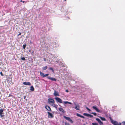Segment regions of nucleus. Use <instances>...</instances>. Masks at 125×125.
<instances>
[{
    "instance_id": "obj_1",
    "label": "nucleus",
    "mask_w": 125,
    "mask_h": 125,
    "mask_svg": "<svg viewBox=\"0 0 125 125\" xmlns=\"http://www.w3.org/2000/svg\"><path fill=\"white\" fill-rule=\"evenodd\" d=\"M63 117L67 120L69 121L71 123H73V121L71 119L70 117H67L65 116H63Z\"/></svg>"
},
{
    "instance_id": "obj_2",
    "label": "nucleus",
    "mask_w": 125,
    "mask_h": 125,
    "mask_svg": "<svg viewBox=\"0 0 125 125\" xmlns=\"http://www.w3.org/2000/svg\"><path fill=\"white\" fill-rule=\"evenodd\" d=\"M48 100L49 103L50 104L54 103V100L52 99L49 98L48 99Z\"/></svg>"
},
{
    "instance_id": "obj_3",
    "label": "nucleus",
    "mask_w": 125,
    "mask_h": 125,
    "mask_svg": "<svg viewBox=\"0 0 125 125\" xmlns=\"http://www.w3.org/2000/svg\"><path fill=\"white\" fill-rule=\"evenodd\" d=\"M48 116L49 118H52L54 117V116L52 114L49 112H47Z\"/></svg>"
},
{
    "instance_id": "obj_4",
    "label": "nucleus",
    "mask_w": 125,
    "mask_h": 125,
    "mask_svg": "<svg viewBox=\"0 0 125 125\" xmlns=\"http://www.w3.org/2000/svg\"><path fill=\"white\" fill-rule=\"evenodd\" d=\"M55 99L57 102L59 103H62V100L59 97H56L55 98Z\"/></svg>"
},
{
    "instance_id": "obj_5",
    "label": "nucleus",
    "mask_w": 125,
    "mask_h": 125,
    "mask_svg": "<svg viewBox=\"0 0 125 125\" xmlns=\"http://www.w3.org/2000/svg\"><path fill=\"white\" fill-rule=\"evenodd\" d=\"M3 109H2L0 110V116L1 117H4V115H3Z\"/></svg>"
},
{
    "instance_id": "obj_6",
    "label": "nucleus",
    "mask_w": 125,
    "mask_h": 125,
    "mask_svg": "<svg viewBox=\"0 0 125 125\" xmlns=\"http://www.w3.org/2000/svg\"><path fill=\"white\" fill-rule=\"evenodd\" d=\"M75 106L74 108L77 110H80V107L79 105V104L77 105L75 103Z\"/></svg>"
},
{
    "instance_id": "obj_7",
    "label": "nucleus",
    "mask_w": 125,
    "mask_h": 125,
    "mask_svg": "<svg viewBox=\"0 0 125 125\" xmlns=\"http://www.w3.org/2000/svg\"><path fill=\"white\" fill-rule=\"evenodd\" d=\"M111 122L114 125H121V123L119 125L118 123L116 121H111Z\"/></svg>"
},
{
    "instance_id": "obj_8",
    "label": "nucleus",
    "mask_w": 125,
    "mask_h": 125,
    "mask_svg": "<svg viewBox=\"0 0 125 125\" xmlns=\"http://www.w3.org/2000/svg\"><path fill=\"white\" fill-rule=\"evenodd\" d=\"M47 78L48 79L52 81H56V79L55 78L51 77L50 76H48L47 77Z\"/></svg>"
},
{
    "instance_id": "obj_9",
    "label": "nucleus",
    "mask_w": 125,
    "mask_h": 125,
    "mask_svg": "<svg viewBox=\"0 0 125 125\" xmlns=\"http://www.w3.org/2000/svg\"><path fill=\"white\" fill-rule=\"evenodd\" d=\"M96 120L97 121L100 125H101L103 124V123L99 119L97 118H96Z\"/></svg>"
},
{
    "instance_id": "obj_10",
    "label": "nucleus",
    "mask_w": 125,
    "mask_h": 125,
    "mask_svg": "<svg viewBox=\"0 0 125 125\" xmlns=\"http://www.w3.org/2000/svg\"><path fill=\"white\" fill-rule=\"evenodd\" d=\"M93 108L94 110H95L97 112H99L100 111L99 110L96 106H93Z\"/></svg>"
},
{
    "instance_id": "obj_11",
    "label": "nucleus",
    "mask_w": 125,
    "mask_h": 125,
    "mask_svg": "<svg viewBox=\"0 0 125 125\" xmlns=\"http://www.w3.org/2000/svg\"><path fill=\"white\" fill-rule=\"evenodd\" d=\"M24 85H31V83L30 82H24L23 83Z\"/></svg>"
},
{
    "instance_id": "obj_12",
    "label": "nucleus",
    "mask_w": 125,
    "mask_h": 125,
    "mask_svg": "<svg viewBox=\"0 0 125 125\" xmlns=\"http://www.w3.org/2000/svg\"><path fill=\"white\" fill-rule=\"evenodd\" d=\"M45 108H46L47 109L48 111H51V110L50 107L48 105L46 106Z\"/></svg>"
},
{
    "instance_id": "obj_13",
    "label": "nucleus",
    "mask_w": 125,
    "mask_h": 125,
    "mask_svg": "<svg viewBox=\"0 0 125 125\" xmlns=\"http://www.w3.org/2000/svg\"><path fill=\"white\" fill-rule=\"evenodd\" d=\"M59 110L61 112H62V113H64L65 112V111L62 108H58Z\"/></svg>"
},
{
    "instance_id": "obj_14",
    "label": "nucleus",
    "mask_w": 125,
    "mask_h": 125,
    "mask_svg": "<svg viewBox=\"0 0 125 125\" xmlns=\"http://www.w3.org/2000/svg\"><path fill=\"white\" fill-rule=\"evenodd\" d=\"M54 95L55 96H59V95L58 92H56V91H54Z\"/></svg>"
},
{
    "instance_id": "obj_15",
    "label": "nucleus",
    "mask_w": 125,
    "mask_h": 125,
    "mask_svg": "<svg viewBox=\"0 0 125 125\" xmlns=\"http://www.w3.org/2000/svg\"><path fill=\"white\" fill-rule=\"evenodd\" d=\"M76 115H77V116L79 117H80L81 118H84V116H82L80 114H79L78 113H77Z\"/></svg>"
},
{
    "instance_id": "obj_16",
    "label": "nucleus",
    "mask_w": 125,
    "mask_h": 125,
    "mask_svg": "<svg viewBox=\"0 0 125 125\" xmlns=\"http://www.w3.org/2000/svg\"><path fill=\"white\" fill-rule=\"evenodd\" d=\"M63 103L65 104H71L72 103L71 102H68L67 101H64Z\"/></svg>"
},
{
    "instance_id": "obj_17",
    "label": "nucleus",
    "mask_w": 125,
    "mask_h": 125,
    "mask_svg": "<svg viewBox=\"0 0 125 125\" xmlns=\"http://www.w3.org/2000/svg\"><path fill=\"white\" fill-rule=\"evenodd\" d=\"M54 103H53L52 104V105L54 107L57 108L58 106V105H56L54 104Z\"/></svg>"
},
{
    "instance_id": "obj_18",
    "label": "nucleus",
    "mask_w": 125,
    "mask_h": 125,
    "mask_svg": "<svg viewBox=\"0 0 125 125\" xmlns=\"http://www.w3.org/2000/svg\"><path fill=\"white\" fill-rule=\"evenodd\" d=\"M30 90L32 91H33L34 90V89L33 86L31 87Z\"/></svg>"
},
{
    "instance_id": "obj_19",
    "label": "nucleus",
    "mask_w": 125,
    "mask_h": 125,
    "mask_svg": "<svg viewBox=\"0 0 125 125\" xmlns=\"http://www.w3.org/2000/svg\"><path fill=\"white\" fill-rule=\"evenodd\" d=\"M89 114H87L86 113H84L83 114V115L86 116H89Z\"/></svg>"
},
{
    "instance_id": "obj_20",
    "label": "nucleus",
    "mask_w": 125,
    "mask_h": 125,
    "mask_svg": "<svg viewBox=\"0 0 125 125\" xmlns=\"http://www.w3.org/2000/svg\"><path fill=\"white\" fill-rule=\"evenodd\" d=\"M100 118L102 120L105 121V120H106V119H105V118L104 117H100Z\"/></svg>"
},
{
    "instance_id": "obj_21",
    "label": "nucleus",
    "mask_w": 125,
    "mask_h": 125,
    "mask_svg": "<svg viewBox=\"0 0 125 125\" xmlns=\"http://www.w3.org/2000/svg\"><path fill=\"white\" fill-rule=\"evenodd\" d=\"M47 68V66H45L44 67H43L42 68V70H46Z\"/></svg>"
},
{
    "instance_id": "obj_22",
    "label": "nucleus",
    "mask_w": 125,
    "mask_h": 125,
    "mask_svg": "<svg viewBox=\"0 0 125 125\" xmlns=\"http://www.w3.org/2000/svg\"><path fill=\"white\" fill-rule=\"evenodd\" d=\"M40 75L42 76L43 77V76H44V74L43 73H42L41 72H40Z\"/></svg>"
},
{
    "instance_id": "obj_23",
    "label": "nucleus",
    "mask_w": 125,
    "mask_h": 125,
    "mask_svg": "<svg viewBox=\"0 0 125 125\" xmlns=\"http://www.w3.org/2000/svg\"><path fill=\"white\" fill-rule=\"evenodd\" d=\"M93 125H98V124L97 123H92Z\"/></svg>"
},
{
    "instance_id": "obj_24",
    "label": "nucleus",
    "mask_w": 125,
    "mask_h": 125,
    "mask_svg": "<svg viewBox=\"0 0 125 125\" xmlns=\"http://www.w3.org/2000/svg\"><path fill=\"white\" fill-rule=\"evenodd\" d=\"M21 59L23 61H25L26 60L25 58L23 57H21Z\"/></svg>"
},
{
    "instance_id": "obj_25",
    "label": "nucleus",
    "mask_w": 125,
    "mask_h": 125,
    "mask_svg": "<svg viewBox=\"0 0 125 125\" xmlns=\"http://www.w3.org/2000/svg\"><path fill=\"white\" fill-rule=\"evenodd\" d=\"M90 113L94 115L95 116L96 115V114L95 112H92V113Z\"/></svg>"
},
{
    "instance_id": "obj_26",
    "label": "nucleus",
    "mask_w": 125,
    "mask_h": 125,
    "mask_svg": "<svg viewBox=\"0 0 125 125\" xmlns=\"http://www.w3.org/2000/svg\"><path fill=\"white\" fill-rule=\"evenodd\" d=\"M26 44H24L23 45V48L24 49H25V48L26 47Z\"/></svg>"
},
{
    "instance_id": "obj_27",
    "label": "nucleus",
    "mask_w": 125,
    "mask_h": 125,
    "mask_svg": "<svg viewBox=\"0 0 125 125\" xmlns=\"http://www.w3.org/2000/svg\"><path fill=\"white\" fill-rule=\"evenodd\" d=\"M49 69L51 70H52L53 72L54 71L53 70V68L51 67L50 68H49Z\"/></svg>"
},
{
    "instance_id": "obj_28",
    "label": "nucleus",
    "mask_w": 125,
    "mask_h": 125,
    "mask_svg": "<svg viewBox=\"0 0 125 125\" xmlns=\"http://www.w3.org/2000/svg\"><path fill=\"white\" fill-rule=\"evenodd\" d=\"M49 75V74H44V76H43L44 77H45L46 76H48Z\"/></svg>"
},
{
    "instance_id": "obj_29",
    "label": "nucleus",
    "mask_w": 125,
    "mask_h": 125,
    "mask_svg": "<svg viewBox=\"0 0 125 125\" xmlns=\"http://www.w3.org/2000/svg\"><path fill=\"white\" fill-rule=\"evenodd\" d=\"M89 116H90L91 117H92L93 116L92 115L89 114Z\"/></svg>"
},
{
    "instance_id": "obj_30",
    "label": "nucleus",
    "mask_w": 125,
    "mask_h": 125,
    "mask_svg": "<svg viewBox=\"0 0 125 125\" xmlns=\"http://www.w3.org/2000/svg\"><path fill=\"white\" fill-rule=\"evenodd\" d=\"M86 109L88 110L89 111H91V110L89 109V108H88V107H86Z\"/></svg>"
},
{
    "instance_id": "obj_31",
    "label": "nucleus",
    "mask_w": 125,
    "mask_h": 125,
    "mask_svg": "<svg viewBox=\"0 0 125 125\" xmlns=\"http://www.w3.org/2000/svg\"><path fill=\"white\" fill-rule=\"evenodd\" d=\"M0 74H1V76H3V74L2 73V72H0Z\"/></svg>"
},
{
    "instance_id": "obj_32",
    "label": "nucleus",
    "mask_w": 125,
    "mask_h": 125,
    "mask_svg": "<svg viewBox=\"0 0 125 125\" xmlns=\"http://www.w3.org/2000/svg\"><path fill=\"white\" fill-rule=\"evenodd\" d=\"M65 91L67 92H69L68 90H66Z\"/></svg>"
},
{
    "instance_id": "obj_33",
    "label": "nucleus",
    "mask_w": 125,
    "mask_h": 125,
    "mask_svg": "<svg viewBox=\"0 0 125 125\" xmlns=\"http://www.w3.org/2000/svg\"><path fill=\"white\" fill-rule=\"evenodd\" d=\"M122 123H123L124 124H125V121H123V122Z\"/></svg>"
},
{
    "instance_id": "obj_34",
    "label": "nucleus",
    "mask_w": 125,
    "mask_h": 125,
    "mask_svg": "<svg viewBox=\"0 0 125 125\" xmlns=\"http://www.w3.org/2000/svg\"><path fill=\"white\" fill-rule=\"evenodd\" d=\"M21 33H20L18 35V36H19V35H21Z\"/></svg>"
},
{
    "instance_id": "obj_35",
    "label": "nucleus",
    "mask_w": 125,
    "mask_h": 125,
    "mask_svg": "<svg viewBox=\"0 0 125 125\" xmlns=\"http://www.w3.org/2000/svg\"><path fill=\"white\" fill-rule=\"evenodd\" d=\"M44 61H46V59L45 58H44Z\"/></svg>"
},
{
    "instance_id": "obj_36",
    "label": "nucleus",
    "mask_w": 125,
    "mask_h": 125,
    "mask_svg": "<svg viewBox=\"0 0 125 125\" xmlns=\"http://www.w3.org/2000/svg\"><path fill=\"white\" fill-rule=\"evenodd\" d=\"M31 51V49L29 51V52H30Z\"/></svg>"
},
{
    "instance_id": "obj_37",
    "label": "nucleus",
    "mask_w": 125,
    "mask_h": 125,
    "mask_svg": "<svg viewBox=\"0 0 125 125\" xmlns=\"http://www.w3.org/2000/svg\"><path fill=\"white\" fill-rule=\"evenodd\" d=\"M25 98H26V96H24V99H25Z\"/></svg>"
},
{
    "instance_id": "obj_38",
    "label": "nucleus",
    "mask_w": 125,
    "mask_h": 125,
    "mask_svg": "<svg viewBox=\"0 0 125 125\" xmlns=\"http://www.w3.org/2000/svg\"><path fill=\"white\" fill-rule=\"evenodd\" d=\"M22 2H23V3H24L25 2V1H22Z\"/></svg>"
},
{
    "instance_id": "obj_39",
    "label": "nucleus",
    "mask_w": 125,
    "mask_h": 125,
    "mask_svg": "<svg viewBox=\"0 0 125 125\" xmlns=\"http://www.w3.org/2000/svg\"><path fill=\"white\" fill-rule=\"evenodd\" d=\"M32 54H33L34 53V51H33L32 52Z\"/></svg>"
},
{
    "instance_id": "obj_40",
    "label": "nucleus",
    "mask_w": 125,
    "mask_h": 125,
    "mask_svg": "<svg viewBox=\"0 0 125 125\" xmlns=\"http://www.w3.org/2000/svg\"><path fill=\"white\" fill-rule=\"evenodd\" d=\"M22 1H23L22 0H21L20 1L21 2H22Z\"/></svg>"
},
{
    "instance_id": "obj_41",
    "label": "nucleus",
    "mask_w": 125,
    "mask_h": 125,
    "mask_svg": "<svg viewBox=\"0 0 125 125\" xmlns=\"http://www.w3.org/2000/svg\"><path fill=\"white\" fill-rule=\"evenodd\" d=\"M67 125H70L69 124H68Z\"/></svg>"
},
{
    "instance_id": "obj_42",
    "label": "nucleus",
    "mask_w": 125,
    "mask_h": 125,
    "mask_svg": "<svg viewBox=\"0 0 125 125\" xmlns=\"http://www.w3.org/2000/svg\"><path fill=\"white\" fill-rule=\"evenodd\" d=\"M64 0L65 1H66V0Z\"/></svg>"
}]
</instances>
